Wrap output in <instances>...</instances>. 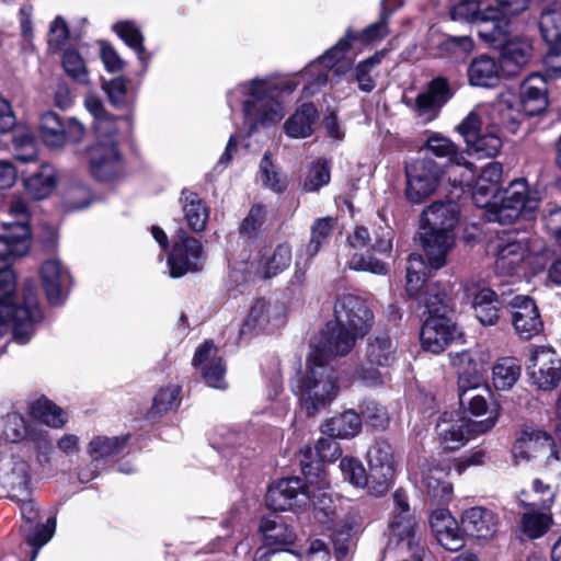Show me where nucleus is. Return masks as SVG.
Instances as JSON below:
<instances>
[{"label":"nucleus","instance_id":"7","mask_svg":"<svg viewBox=\"0 0 561 561\" xmlns=\"http://www.w3.org/2000/svg\"><path fill=\"white\" fill-rule=\"evenodd\" d=\"M512 16L506 13L500 22L486 20L479 30V37L500 50L502 68L508 75H515L525 67L534 53L533 45L527 38L512 36Z\"/></svg>","mask_w":561,"mask_h":561},{"label":"nucleus","instance_id":"23","mask_svg":"<svg viewBox=\"0 0 561 561\" xmlns=\"http://www.w3.org/2000/svg\"><path fill=\"white\" fill-rule=\"evenodd\" d=\"M420 336L424 350L433 354H439L449 343L461 336V331L447 313L435 314L427 316Z\"/></svg>","mask_w":561,"mask_h":561},{"label":"nucleus","instance_id":"55","mask_svg":"<svg viewBox=\"0 0 561 561\" xmlns=\"http://www.w3.org/2000/svg\"><path fill=\"white\" fill-rule=\"evenodd\" d=\"M114 32L136 51L138 58L146 60V50L144 46V36L139 27L131 21H119L113 25Z\"/></svg>","mask_w":561,"mask_h":561},{"label":"nucleus","instance_id":"22","mask_svg":"<svg viewBox=\"0 0 561 561\" xmlns=\"http://www.w3.org/2000/svg\"><path fill=\"white\" fill-rule=\"evenodd\" d=\"M491 397L492 393L485 383L458 391L459 403L463 410L474 416L488 414L485 420L479 423L472 422V426L479 433H484L491 430L497 420L499 408L489 402Z\"/></svg>","mask_w":561,"mask_h":561},{"label":"nucleus","instance_id":"59","mask_svg":"<svg viewBox=\"0 0 561 561\" xmlns=\"http://www.w3.org/2000/svg\"><path fill=\"white\" fill-rule=\"evenodd\" d=\"M61 64L65 72L78 83L89 82V71L82 56L75 48L64 51Z\"/></svg>","mask_w":561,"mask_h":561},{"label":"nucleus","instance_id":"61","mask_svg":"<svg viewBox=\"0 0 561 561\" xmlns=\"http://www.w3.org/2000/svg\"><path fill=\"white\" fill-rule=\"evenodd\" d=\"M330 169L324 160H318L310 167L304 181L306 192H317L330 182Z\"/></svg>","mask_w":561,"mask_h":561},{"label":"nucleus","instance_id":"39","mask_svg":"<svg viewBox=\"0 0 561 561\" xmlns=\"http://www.w3.org/2000/svg\"><path fill=\"white\" fill-rule=\"evenodd\" d=\"M327 489H329L327 473L323 468L317 463L313 472V492H311L310 503H312L317 512L316 517L322 523L327 519H331L334 515L332 499L325 492Z\"/></svg>","mask_w":561,"mask_h":561},{"label":"nucleus","instance_id":"30","mask_svg":"<svg viewBox=\"0 0 561 561\" xmlns=\"http://www.w3.org/2000/svg\"><path fill=\"white\" fill-rule=\"evenodd\" d=\"M449 359L457 374V390H465L482 386L484 365L472 351L450 353Z\"/></svg>","mask_w":561,"mask_h":561},{"label":"nucleus","instance_id":"62","mask_svg":"<svg viewBox=\"0 0 561 561\" xmlns=\"http://www.w3.org/2000/svg\"><path fill=\"white\" fill-rule=\"evenodd\" d=\"M533 493L535 499L531 502H526L525 500L519 499L523 506L548 510L554 501V491L551 485L539 479H536L533 482Z\"/></svg>","mask_w":561,"mask_h":561},{"label":"nucleus","instance_id":"29","mask_svg":"<svg viewBox=\"0 0 561 561\" xmlns=\"http://www.w3.org/2000/svg\"><path fill=\"white\" fill-rule=\"evenodd\" d=\"M193 366L199 369L205 382L216 389H225L226 364L218 355V348L210 341L204 342L195 352Z\"/></svg>","mask_w":561,"mask_h":561},{"label":"nucleus","instance_id":"13","mask_svg":"<svg viewBox=\"0 0 561 561\" xmlns=\"http://www.w3.org/2000/svg\"><path fill=\"white\" fill-rule=\"evenodd\" d=\"M530 0H462L450 15L454 21L476 23L478 31L486 20L500 22L506 13L517 15L528 9Z\"/></svg>","mask_w":561,"mask_h":561},{"label":"nucleus","instance_id":"10","mask_svg":"<svg viewBox=\"0 0 561 561\" xmlns=\"http://www.w3.org/2000/svg\"><path fill=\"white\" fill-rule=\"evenodd\" d=\"M428 266L421 254L412 253L408 257L405 290L416 299L419 307L424 308L427 316L447 313V290L439 283L426 284Z\"/></svg>","mask_w":561,"mask_h":561},{"label":"nucleus","instance_id":"45","mask_svg":"<svg viewBox=\"0 0 561 561\" xmlns=\"http://www.w3.org/2000/svg\"><path fill=\"white\" fill-rule=\"evenodd\" d=\"M41 137L50 148L58 149L66 145L65 122L54 111H46L41 115Z\"/></svg>","mask_w":561,"mask_h":561},{"label":"nucleus","instance_id":"15","mask_svg":"<svg viewBox=\"0 0 561 561\" xmlns=\"http://www.w3.org/2000/svg\"><path fill=\"white\" fill-rule=\"evenodd\" d=\"M27 438L36 449L37 460L44 465L48 462L51 451L49 433L30 426L24 416L18 412H11L0 420V439L7 443H20Z\"/></svg>","mask_w":561,"mask_h":561},{"label":"nucleus","instance_id":"53","mask_svg":"<svg viewBox=\"0 0 561 561\" xmlns=\"http://www.w3.org/2000/svg\"><path fill=\"white\" fill-rule=\"evenodd\" d=\"M519 99L522 103H541L548 105L551 101L548 96V84L539 73H533L523 81L519 87Z\"/></svg>","mask_w":561,"mask_h":561},{"label":"nucleus","instance_id":"21","mask_svg":"<svg viewBox=\"0 0 561 561\" xmlns=\"http://www.w3.org/2000/svg\"><path fill=\"white\" fill-rule=\"evenodd\" d=\"M527 370L537 389L550 391L561 380V359L552 348L539 346L533 350Z\"/></svg>","mask_w":561,"mask_h":561},{"label":"nucleus","instance_id":"1","mask_svg":"<svg viewBox=\"0 0 561 561\" xmlns=\"http://www.w3.org/2000/svg\"><path fill=\"white\" fill-rule=\"evenodd\" d=\"M20 253L0 252V340L11 334L19 344H26L34 335L43 313L33 284L25 286L20 298L15 296V274L11 266Z\"/></svg>","mask_w":561,"mask_h":561},{"label":"nucleus","instance_id":"37","mask_svg":"<svg viewBox=\"0 0 561 561\" xmlns=\"http://www.w3.org/2000/svg\"><path fill=\"white\" fill-rule=\"evenodd\" d=\"M362 416L354 410H346L328 419L321 426V433L340 439H352L362 431Z\"/></svg>","mask_w":561,"mask_h":561},{"label":"nucleus","instance_id":"5","mask_svg":"<svg viewBox=\"0 0 561 561\" xmlns=\"http://www.w3.org/2000/svg\"><path fill=\"white\" fill-rule=\"evenodd\" d=\"M494 256V272L503 277L537 274L550 261L549 251L538 239L517 232H508L499 240Z\"/></svg>","mask_w":561,"mask_h":561},{"label":"nucleus","instance_id":"38","mask_svg":"<svg viewBox=\"0 0 561 561\" xmlns=\"http://www.w3.org/2000/svg\"><path fill=\"white\" fill-rule=\"evenodd\" d=\"M57 184V172L49 163H44L38 171L23 180L26 193L34 199H44L55 190Z\"/></svg>","mask_w":561,"mask_h":561},{"label":"nucleus","instance_id":"19","mask_svg":"<svg viewBox=\"0 0 561 561\" xmlns=\"http://www.w3.org/2000/svg\"><path fill=\"white\" fill-rule=\"evenodd\" d=\"M396 358L397 347L387 334H379L369 339L366 347V359L371 367L360 366L357 369L358 379L369 387L380 385L382 377L377 367H389L396 362Z\"/></svg>","mask_w":561,"mask_h":561},{"label":"nucleus","instance_id":"28","mask_svg":"<svg viewBox=\"0 0 561 561\" xmlns=\"http://www.w3.org/2000/svg\"><path fill=\"white\" fill-rule=\"evenodd\" d=\"M436 432L445 449L456 450L467 444L474 434H480L472 426V421L454 413H444L436 425Z\"/></svg>","mask_w":561,"mask_h":561},{"label":"nucleus","instance_id":"3","mask_svg":"<svg viewBox=\"0 0 561 561\" xmlns=\"http://www.w3.org/2000/svg\"><path fill=\"white\" fill-rule=\"evenodd\" d=\"M373 319V312L364 299L343 294L334 304V321L325 325L316 342L325 346L329 353L346 355L354 347L357 336L368 331Z\"/></svg>","mask_w":561,"mask_h":561},{"label":"nucleus","instance_id":"49","mask_svg":"<svg viewBox=\"0 0 561 561\" xmlns=\"http://www.w3.org/2000/svg\"><path fill=\"white\" fill-rule=\"evenodd\" d=\"M454 90L443 77L433 79L416 98V105H444L450 101Z\"/></svg>","mask_w":561,"mask_h":561},{"label":"nucleus","instance_id":"63","mask_svg":"<svg viewBox=\"0 0 561 561\" xmlns=\"http://www.w3.org/2000/svg\"><path fill=\"white\" fill-rule=\"evenodd\" d=\"M181 388L176 385H171L161 388L153 399L152 410L154 413H167L180 404Z\"/></svg>","mask_w":561,"mask_h":561},{"label":"nucleus","instance_id":"31","mask_svg":"<svg viewBox=\"0 0 561 561\" xmlns=\"http://www.w3.org/2000/svg\"><path fill=\"white\" fill-rule=\"evenodd\" d=\"M0 482L9 490V494L25 495L30 485V466L20 455H2L0 457Z\"/></svg>","mask_w":561,"mask_h":561},{"label":"nucleus","instance_id":"48","mask_svg":"<svg viewBox=\"0 0 561 561\" xmlns=\"http://www.w3.org/2000/svg\"><path fill=\"white\" fill-rule=\"evenodd\" d=\"M539 25L549 45L561 43V2H553L543 10Z\"/></svg>","mask_w":561,"mask_h":561},{"label":"nucleus","instance_id":"52","mask_svg":"<svg viewBox=\"0 0 561 561\" xmlns=\"http://www.w3.org/2000/svg\"><path fill=\"white\" fill-rule=\"evenodd\" d=\"M468 147L480 158L495 157L502 147V139L499 135V126L492 125L472 141L467 144Z\"/></svg>","mask_w":561,"mask_h":561},{"label":"nucleus","instance_id":"57","mask_svg":"<svg viewBox=\"0 0 561 561\" xmlns=\"http://www.w3.org/2000/svg\"><path fill=\"white\" fill-rule=\"evenodd\" d=\"M385 55L386 53L383 50L377 51L371 57L359 62L355 68L354 78L362 91L370 92L374 90L376 82L373 72L375 67L381 62Z\"/></svg>","mask_w":561,"mask_h":561},{"label":"nucleus","instance_id":"40","mask_svg":"<svg viewBox=\"0 0 561 561\" xmlns=\"http://www.w3.org/2000/svg\"><path fill=\"white\" fill-rule=\"evenodd\" d=\"M337 226V218L333 216L320 217L310 226V238L306 245L308 260L313 259L327 244H329Z\"/></svg>","mask_w":561,"mask_h":561},{"label":"nucleus","instance_id":"25","mask_svg":"<svg viewBox=\"0 0 561 561\" xmlns=\"http://www.w3.org/2000/svg\"><path fill=\"white\" fill-rule=\"evenodd\" d=\"M8 211L13 221L3 224V227L12 230V232L4 236L13 244L18 253L24 254L30 248L31 239V210L28 204L24 197L13 195L9 202Z\"/></svg>","mask_w":561,"mask_h":561},{"label":"nucleus","instance_id":"54","mask_svg":"<svg viewBox=\"0 0 561 561\" xmlns=\"http://www.w3.org/2000/svg\"><path fill=\"white\" fill-rule=\"evenodd\" d=\"M260 179L265 187L280 193L287 188V176L278 171L271 160V153L266 151L260 162Z\"/></svg>","mask_w":561,"mask_h":561},{"label":"nucleus","instance_id":"64","mask_svg":"<svg viewBox=\"0 0 561 561\" xmlns=\"http://www.w3.org/2000/svg\"><path fill=\"white\" fill-rule=\"evenodd\" d=\"M347 265L351 270L369 272L376 275H385L387 273V265L370 254L354 252L351 254Z\"/></svg>","mask_w":561,"mask_h":561},{"label":"nucleus","instance_id":"42","mask_svg":"<svg viewBox=\"0 0 561 561\" xmlns=\"http://www.w3.org/2000/svg\"><path fill=\"white\" fill-rule=\"evenodd\" d=\"M271 323V306L264 299H257L239 329L240 337L259 334L268 329Z\"/></svg>","mask_w":561,"mask_h":561},{"label":"nucleus","instance_id":"20","mask_svg":"<svg viewBox=\"0 0 561 561\" xmlns=\"http://www.w3.org/2000/svg\"><path fill=\"white\" fill-rule=\"evenodd\" d=\"M127 440L128 436H93L85 447L91 465L79 470V481L88 483L99 477V466L106 463L111 458L117 456L126 446Z\"/></svg>","mask_w":561,"mask_h":561},{"label":"nucleus","instance_id":"16","mask_svg":"<svg viewBox=\"0 0 561 561\" xmlns=\"http://www.w3.org/2000/svg\"><path fill=\"white\" fill-rule=\"evenodd\" d=\"M370 470L369 494L385 495L396 473L397 460L392 446L383 438L376 439L367 451Z\"/></svg>","mask_w":561,"mask_h":561},{"label":"nucleus","instance_id":"26","mask_svg":"<svg viewBox=\"0 0 561 561\" xmlns=\"http://www.w3.org/2000/svg\"><path fill=\"white\" fill-rule=\"evenodd\" d=\"M507 306L512 309L514 329L522 339L529 340L542 331L543 323L533 298L516 295L507 301Z\"/></svg>","mask_w":561,"mask_h":561},{"label":"nucleus","instance_id":"8","mask_svg":"<svg viewBox=\"0 0 561 561\" xmlns=\"http://www.w3.org/2000/svg\"><path fill=\"white\" fill-rule=\"evenodd\" d=\"M390 542H396L399 550L409 553L404 561H423L425 553L421 542L416 517L405 491L398 489L392 494V506L388 518Z\"/></svg>","mask_w":561,"mask_h":561},{"label":"nucleus","instance_id":"24","mask_svg":"<svg viewBox=\"0 0 561 561\" xmlns=\"http://www.w3.org/2000/svg\"><path fill=\"white\" fill-rule=\"evenodd\" d=\"M203 263L204 256L201 243L185 233H180L168 259L170 276L173 278L182 277L188 272L198 271Z\"/></svg>","mask_w":561,"mask_h":561},{"label":"nucleus","instance_id":"33","mask_svg":"<svg viewBox=\"0 0 561 561\" xmlns=\"http://www.w3.org/2000/svg\"><path fill=\"white\" fill-rule=\"evenodd\" d=\"M432 531L438 543L449 551L459 550L463 543L457 520L446 508L435 510L430 518Z\"/></svg>","mask_w":561,"mask_h":561},{"label":"nucleus","instance_id":"11","mask_svg":"<svg viewBox=\"0 0 561 561\" xmlns=\"http://www.w3.org/2000/svg\"><path fill=\"white\" fill-rule=\"evenodd\" d=\"M539 198L529 191L525 179H517L511 182L503 192L500 202L485 210L488 221L508 225L518 218H531L538 209Z\"/></svg>","mask_w":561,"mask_h":561},{"label":"nucleus","instance_id":"6","mask_svg":"<svg viewBox=\"0 0 561 561\" xmlns=\"http://www.w3.org/2000/svg\"><path fill=\"white\" fill-rule=\"evenodd\" d=\"M458 213L457 205L451 202L433 203L422 213L420 238L432 270L446 264V256L455 244Z\"/></svg>","mask_w":561,"mask_h":561},{"label":"nucleus","instance_id":"32","mask_svg":"<svg viewBox=\"0 0 561 561\" xmlns=\"http://www.w3.org/2000/svg\"><path fill=\"white\" fill-rule=\"evenodd\" d=\"M449 466L446 463H424L420 471L417 482L421 488L434 500L445 502L453 492V485L447 481Z\"/></svg>","mask_w":561,"mask_h":561},{"label":"nucleus","instance_id":"9","mask_svg":"<svg viewBox=\"0 0 561 561\" xmlns=\"http://www.w3.org/2000/svg\"><path fill=\"white\" fill-rule=\"evenodd\" d=\"M355 37L354 32L347 31L345 36L334 46L299 72L304 82V98H309L321 91L327 84L329 70H334L340 76L350 69L352 61L346 57V54L353 47Z\"/></svg>","mask_w":561,"mask_h":561},{"label":"nucleus","instance_id":"60","mask_svg":"<svg viewBox=\"0 0 561 561\" xmlns=\"http://www.w3.org/2000/svg\"><path fill=\"white\" fill-rule=\"evenodd\" d=\"M360 414L369 426L378 431H383L389 425L386 408L373 400H366L360 404Z\"/></svg>","mask_w":561,"mask_h":561},{"label":"nucleus","instance_id":"46","mask_svg":"<svg viewBox=\"0 0 561 561\" xmlns=\"http://www.w3.org/2000/svg\"><path fill=\"white\" fill-rule=\"evenodd\" d=\"M317 119V107H301L285 122V133L290 138H307L313 133Z\"/></svg>","mask_w":561,"mask_h":561},{"label":"nucleus","instance_id":"12","mask_svg":"<svg viewBox=\"0 0 561 561\" xmlns=\"http://www.w3.org/2000/svg\"><path fill=\"white\" fill-rule=\"evenodd\" d=\"M314 468V465L301 461L306 482L298 477H293L273 483L265 496L267 507L275 512L306 507L310 503L311 492H313Z\"/></svg>","mask_w":561,"mask_h":561},{"label":"nucleus","instance_id":"34","mask_svg":"<svg viewBox=\"0 0 561 561\" xmlns=\"http://www.w3.org/2000/svg\"><path fill=\"white\" fill-rule=\"evenodd\" d=\"M293 253L288 242H280L273 249H263L252 263L255 273L263 278H271L284 272L291 263Z\"/></svg>","mask_w":561,"mask_h":561},{"label":"nucleus","instance_id":"41","mask_svg":"<svg viewBox=\"0 0 561 561\" xmlns=\"http://www.w3.org/2000/svg\"><path fill=\"white\" fill-rule=\"evenodd\" d=\"M468 79L471 85L494 87L500 80V67L496 60L485 55L473 59L468 68Z\"/></svg>","mask_w":561,"mask_h":561},{"label":"nucleus","instance_id":"4","mask_svg":"<svg viewBox=\"0 0 561 561\" xmlns=\"http://www.w3.org/2000/svg\"><path fill=\"white\" fill-rule=\"evenodd\" d=\"M307 358L306 375L299 381L295 393L309 416L329 405L339 392L331 358L341 354L329 353L325 346L314 342Z\"/></svg>","mask_w":561,"mask_h":561},{"label":"nucleus","instance_id":"51","mask_svg":"<svg viewBox=\"0 0 561 561\" xmlns=\"http://www.w3.org/2000/svg\"><path fill=\"white\" fill-rule=\"evenodd\" d=\"M260 530L268 546H287L296 539L293 528L276 519H262Z\"/></svg>","mask_w":561,"mask_h":561},{"label":"nucleus","instance_id":"44","mask_svg":"<svg viewBox=\"0 0 561 561\" xmlns=\"http://www.w3.org/2000/svg\"><path fill=\"white\" fill-rule=\"evenodd\" d=\"M522 368L514 357L500 358L492 368V383L497 391H507L517 382Z\"/></svg>","mask_w":561,"mask_h":561},{"label":"nucleus","instance_id":"43","mask_svg":"<svg viewBox=\"0 0 561 561\" xmlns=\"http://www.w3.org/2000/svg\"><path fill=\"white\" fill-rule=\"evenodd\" d=\"M28 413L33 419L55 428L64 426L67 422L66 412L44 397L28 403Z\"/></svg>","mask_w":561,"mask_h":561},{"label":"nucleus","instance_id":"18","mask_svg":"<svg viewBox=\"0 0 561 561\" xmlns=\"http://www.w3.org/2000/svg\"><path fill=\"white\" fill-rule=\"evenodd\" d=\"M443 169L432 159L423 158L405 167L407 198L414 204L422 203L439 185Z\"/></svg>","mask_w":561,"mask_h":561},{"label":"nucleus","instance_id":"27","mask_svg":"<svg viewBox=\"0 0 561 561\" xmlns=\"http://www.w3.org/2000/svg\"><path fill=\"white\" fill-rule=\"evenodd\" d=\"M39 276L49 304H62L71 286V275L68 268L57 257H51L41 265Z\"/></svg>","mask_w":561,"mask_h":561},{"label":"nucleus","instance_id":"50","mask_svg":"<svg viewBox=\"0 0 561 561\" xmlns=\"http://www.w3.org/2000/svg\"><path fill=\"white\" fill-rule=\"evenodd\" d=\"M283 107H241L244 124L249 133H253L257 127H266L278 123L284 113Z\"/></svg>","mask_w":561,"mask_h":561},{"label":"nucleus","instance_id":"47","mask_svg":"<svg viewBox=\"0 0 561 561\" xmlns=\"http://www.w3.org/2000/svg\"><path fill=\"white\" fill-rule=\"evenodd\" d=\"M183 211L187 225L194 231L204 230L207 219L208 210L202 199L196 193L183 191L182 192Z\"/></svg>","mask_w":561,"mask_h":561},{"label":"nucleus","instance_id":"58","mask_svg":"<svg viewBox=\"0 0 561 561\" xmlns=\"http://www.w3.org/2000/svg\"><path fill=\"white\" fill-rule=\"evenodd\" d=\"M538 510L539 508H531V511L525 513L522 518V530L531 539L543 536L552 522L549 514L538 512Z\"/></svg>","mask_w":561,"mask_h":561},{"label":"nucleus","instance_id":"56","mask_svg":"<svg viewBox=\"0 0 561 561\" xmlns=\"http://www.w3.org/2000/svg\"><path fill=\"white\" fill-rule=\"evenodd\" d=\"M339 467L345 481L355 488H367L369 491L370 476H367L364 465L359 459L344 457L341 459Z\"/></svg>","mask_w":561,"mask_h":561},{"label":"nucleus","instance_id":"14","mask_svg":"<svg viewBox=\"0 0 561 561\" xmlns=\"http://www.w3.org/2000/svg\"><path fill=\"white\" fill-rule=\"evenodd\" d=\"M300 82H302L300 73L271 75L264 78H254L239 84L234 93L249 98L244 105H250V102L279 104L295 91Z\"/></svg>","mask_w":561,"mask_h":561},{"label":"nucleus","instance_id":"36","mask_svg":"<svg viewBox=\"0 0 561 561\" xmlns=\"http://www.w3.org/2000/svg\"><path fill=\"white\" fill-rule=\"evenodd\" d=\"M510 297L505 291L500 295L491 288H481L472 299V308L479 322L483 325H494L499 320L500 307L507 305Z\"/></svg>","mask_w":561,"mask_h":561},{"label":"nucleus","instance_id":"17","mask_svg":"<svg viewBox=\"0 0 561 561\" xmlns=\"http://www.w3.org/2000/svg\"><path fill=\"white\" fill-rule=\"evenodd\" d=\"M512 454L516 463L546 458V465L551 466L560 460V450L556 449L553 437L535 427H526L522 432L513 445Z\"/></svg>","mask_w":561,"mask_h":561},{"label":"nucleus","instance_id":"2","mask_svg":"<svg viewBox=\"0 0 561 561\" xmlns=\"http://www.w3.org/2000/svg\"><path fill=\"white\" fill-rule=\"evenodd\" d=\"M87 108L96 137L87 150L90 172L100 182L118 181L125 175V167L117 145L130 136L133 123L128 116L111 114L106 107Z\"/></svg>","mask_w":561,"mask_h":561},{"label":"nucleus","instance_id":"35","mask_svg":"<svg viewBox=\"0 0 561 561\" xmlns=\"http://www.w3.org/2000/svg\"><path fill=\"white\" fill-rule=\"evenodd\" d=\"M497 517L495 514L482 506L470 507L461 514V526L463 531L477 539H489L497 530Z\"/></svg>","mask_w":561,"mask_h":561}]
</instances>
